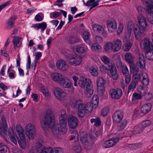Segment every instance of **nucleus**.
<instances>
[{"label":"nucleus","instance_id":"obj_1","mask_svg":"<svg viewBox=\"0 0 153 153\" xmlns=\"http://www.w3.org/2000/svg\"><path fill=\"white\" fill-rule=\"evenodd\" d=\"M59 126L55 125V117L54 114L50 110H49L44 119L41 121V124L43 129L45 130L47 127L52 129V132L55 136L60 133H64L67 131V117L66 112L61 111L59 114Z\"/></svg>","mask_w":153,"mask_h":153},{"label":"nucleus","instance_id":"obj_2","mask_svg":"<svg viewBox=\"0 0 153 153\" xmlns=\"http://www.w3.org/2000/svg\"><path fill=\"white\" fill-rule=\"evenodd\" d=\"M140 27L138 28L137 25L134 24L131 21H129L128 23V32L126 33L125 37L123 38V41L124 42H127L129 39L132 30H133L137 39H139L142 36L143 32V17L141 16L138 17Z\"/></svg>","mask_w":153,"mask_h":153},{"label":"nucleus","instance_id":"obj_3","mask_svg":"<svg viewBox=\"0 0 153 153\" xmlns=\"http://www.w3.org/2000/svg\"><path fill=\"white\" fill-rule=\"evenodd\" d=\"M72 102V103H71V104L74 108L76 107L77 105H78V115L79 117H82L85 113L90 112L92 110V107L91 105H89V103H83L81 99H73Z\"/></svg>","mask_w":153,"mask_h":153},{"label":"nucleus","instance_id":"obj_4","mask_svg":"<svg viewBox=\"0 0 153 153\" xmlns=\"http://www.w3.org/2000/svg\"><path fill=\"white\" fill-rule=\"evenodd\" d=\"M91 82L89 78H86L83 76L80 77L79 81V86L85 89L84 93L88 97H90L94 93L93 86L91 84Z\"/></svg>","mask_w":153,"mask_h":153},{"label":"nucleus","instance_id":"obj_5","mask_svg":"<svg viewBox=\"0 0 153 153\" xmlns=\"http://www.w3.org/2000/svg\"><path fill=\"white\" fill-rule=\"evenodd\" d=\"M79 136L81 142L84 144L85 148H87L88 146H90L91 144L93 143V138L91 139V142L87 141V134L85 132L82 131H80L79 133L77 131H73L70 138V140H74V142H76L78 140Z\"/></svg>","mask_w":153,"mask_h":153},{"label":"nucleus","instance_id":"obj_6","mask_svg":"<svg viewBox=\"0 0 153 153\" xmlns=\"http://www.w3.org/2000/svg\"><path fill=\"white\" fill-rule=\"evenodd\" d=\"M36 147L37 153H62V149L61 148L56 147L53 150L50 147L46 148L39 142L36 143Z\"/></svg>","mask_w":153,"mask_h":153},{"label":"nucleus","instance_id":"obj_7","mask_svg":"<svg viewBox=\"0 0 153 153\" xmlns=\"http://www.w3.org/2000/svg\"><path fill=\"white\" fill-rule=\"evenodd\" d=\"M152 43L149 39H144V50L146 51V57L148 60H153V32L152 33Z\"/></svg>","mask_w":153,"mask_h":153},{"label":"nucleus","instance_id":"obj_8","mask_svg":"<svg viewBox=\"0 0 153 153\" xmlns=\"http://www.w3.org/2000/svg\"><path fill=\"white\" fill-rule=\"evenodd\" d=\"M69 62L71 65L75 66L79 65L82 61V57L79 56H74L68 53L65 54Z\"/></svg>","mask_w":153,"mask_h":153},{"label":"nucleus","instance_id":"obj_9","mask_svg":"<svg viewBox=\"0 0 153 153\" xmlns=\"http://www.w3.org/2000/svg\"><path fill=\"white\" fill-rule=\"evenodd\" d=\"M59 84L63 88H69L68 91L70 92H72L74 91L71 81L67 77L64 76Z\"/></svg>","mask_w":153,"mask_h":153},{"label":"nucleus","instance_id":"obj_10","mask_svg":"<svg viewBox=\"0 0 153 153\" xmlns=\"http://www.w3.org/2000/svg\"><path fill=\"white\" fill-rule=\"evenodd\" d=\"M25 131L26 136L29 139H33L35 135L34 126L31 123L27 124L25 127Z\"/></svg>","mask_w":153,"mask_h":153},{"label":"nucleus","instance_id":"obj_11","mask_svg":"<svg viewBox=\"0 0 153 153\" xmlns=\"http://www.w3.org/2000/svg\"><path fill=\"white\" fill-rule=\"evenodd\" d=\"M2 124L0 123V134L1 136L6 141H7V140L5 137L6 135L5 132L7 128V125L4 116H2L1 117Z\"/></svg>","mask_w":153,"mask_h":153},{"label":"nucleus","instance_id":"obj_12","mask_svg":"<svg viewBox=\"0 0 153 153\" xmlns=\"http://www.w3.org/2000/svg\"><path fill=\"white\" fill-rule=\"evenodd\" d=\"M109 69L107 72L108 75L113 80H117L118 78L119 75L117 73L116 67L112 63H111V65H109Z\"/></svg>","mask_w":153,"mask_h":153},{"label":"nucleus","instance_id":"obj_13","mask_svg":"<svg viewBox=\"0 0 153 153\" xmlns=\"http://www.w3.org/2000/svg\"><path fill=\"white\" fill-rule=\"evenodd\" d=\"M122 93L121 90L119 89H111L109 91L111 97L113 99H118L121 97Z\"/></svg>","mask_w":153,"mask_h":153},{"label":"nucleus","instance_id":"obj_14","mask_svg":"<svg viewBox=\"0 0 153 153\" xmlns=\"http://www.w3.org/2000/svg\"><path fill=\"white\" fill-rule=\"evenodd\" d=\"M53 93L56 97L60 100H63L66 96L63 90L59 87L54 88Z\"/></svg>","mask_w":153,"mask_h":153},{"label":"nucleus","instance_id":"obj_15","mask_svg":"<svg viewBox=\"0 0 153 153\" xmlns=\"http://www.w3.org/2000/svg\"><path fill=\"white\" fill-rule=\"evenodd\" d=\"M134 58L131 54L130 53H127L125 55V59L126 62L129 64H131L130 66V71L131 72H134V66L132 65L134 61Z\"/></svg>","mask_w":153,"mask_h":153},{"label":"nucleus","instance_id":"obj_16","mask_svg":"<svg viewBox=\"0 0 153 153\" xmlns=\"http://www.w3.org/2000/svg\"><path fill=\"white\" fill-rule=\"evenodd\" d=\"M112 43L113 51L117 52L120 50L122 46V42L121 40L117 39H115L112 42Z\"/></svg>","mask_w":153,"mask_h":153},{"label":"nucleus","instance_id":"obj_17","mask_svg":"<svg viewBox=\"0 0 153 153\" xmlns=\"http://www.w3.org/2000/svg\"><path fill=\"white\" fill-rule=\"evenodd\" d=\"M78 120L75 117L71 116L68 118V123L69 127L71 128H76L78 125Z\"/></svg>","mask_w":153,"mask_h":153},{"label":"nucleus","instance_id":"obj_18","mask_svg":"<svg viewBox=\"0 0 153 153\" xmlns=\"http://www.w3.org/2000/svg\"><path fill=\"white\" fill-rule=\"evenodd\" d=\"M51 76L53 81L59 84L64 76L60 73H53L51 74Z\"/></svg>","mask_w":153,"mask_h":153},{"label":"nucleus","instance_id":"obj_19","mask_svg":"<svg viewBox=\"0 0 153 153\" xmlns=\"http://www.w3.org/2000/svg\"><path fill=\"white\" fill-rule=\"evenodd\" d=\"M87 49V47L85 48L80 45H77L74 47V51L82 56H84L86 54V49Z\"/></svg>","mask_w":153,"mask_h":153},{"label":"nucleus","instance_id":"obj_20","mask_svg":"<svg viewBox=\"0 0 153 153\" xmlns=\"http://www.w3.org/2000/svg\"><path fill=\"white\" fill-rule=\"evenodd\" d=\"M56 66L58 69L63 71L66 70L68 68L65 62L62 60H59L56 62Z\"/></svg>","mask_w":153,"mask_h":153},{"label":"nucleus","instance_id":"obj_21","mask_svg":"<svg viewBox=\"0 0 153 153\" xmlns=\"http://www.w3.org/2000/svg\"><path fill=\"white\" fill-rule=\"evenodd\" d=\"M123 113L120 111L116 112L112 117L113 121L116 123L120 122L123 120Z\"/></svg>","mask_w":153,"mask_h":153},{"label":"nucleus","instance_id":"obj_22","mask_svg":"<svg viewBox=\"0 0 153 153\" xmlns=\"http://www.w3.org/2000/svg\"><path fill=\"white\" fill-rule=\"evenodd\" d=\"M117 24L114 21H109L107 23V27L109 32H113L116 30Z\"/></svg>","mask_w":153,"mask_h":153},{"label":"nucleus","instance_id":"obj_23","mask_svg":"<svg viewBox=\"0 0 153 153\" xmlns=\"http://www.w3.org/2000/svg\"><path fill=\"white\" fill-rule=\"evenodd\" d=\"M101 0H89L85 4L86 6L90 7V10H91L93 8L97 6L99 3L100 2Z\"/></svg>","mask_w":153,"mask_h":153},{"label":"nucleus","instance_id":"obj_24","mask_svg":"<svg viewBox=\"0 0 153 153\" xmlns=\"http://www.w3.org/2000/svg\"><path fill=\"white\" fill-rule=\"evenodd\" d=\"M8 135L12 142L16 145L17 144V141L16 138L17 136L14 133L13 130L11 128L8 130Z\"/></svg>","mask_w":153,"mask_h":153},{"label":"nucleus","instance_id":"obj_25","mask_svg":"<svg viewBox=\"0 0 153 153\" xmlns=\"http://www.w3.org/2000/svg\"><path fill=\"white\" fill-rule=\"evenodd\" d=\"M143 125L135 126L133 131H130L128 132V134H130L129 136H130L133 134H136L142 132L143 131Z\"/></svg>","mask_w":153,"mask_h":153},{"label":"nucleus","instance_id":"obj_26","mask_svg":"<svg viewBox=\"0 0 153 153\" xmlns=\"http://www.w3.org/2000/svg\"><path fill=\"white\" fill-rule=\"evenodd\" d=\"M99 101V97L97 95H94L92 98L91 103H89V105H91L92 107V109L93 108H96L98 105Z\"/></svg>","mask_w":153,"mask_h":153},{"label":"nucleus","instance_id":"obj_27","mask_svg":"<svg viewBox=\"0 0 153 153\" xmlns=\"http://www.w3.org/2000/svg\"><path fill=\"white\" fill-rule=\"evenodd\" d=\"M149 0H144V4H145L146 7V12L147 13H153V4L150 2Z\"/></svg>","mask_w":153,"mask_h":153},{"label":"nucleus","instance_id":"obj_28","mask_svg":"<svg viewBox=\"0 0 153 153\" xmlns=\"http://www.w3.org/2000/svg\"><path fill=\"white\" fill-rule=\"evenodd\" d=\"M22 39L21 37L16 36L13 39V43L14 47L19 48L22 44Z\"/></svg>","mask_w":153,"mask_h":153},{"label":"nucleus","instance_id":"obj_29","mask_svg":"<svg viewBox=\"0 0 153 153\" xmlns=\"http://www.w3.org/2000/svg\"><path fill=\"white\" fill-rule=\"evenodd\" d=\"M100 59L102 62L105 64L109 65H111V63L114 65V62L111 61L110 59L107 56L103 55L100 57Z\"/></svg>","mask_w":153,"mask_h":153},{"label":"nucleus","instance_id":"obj_30","mask_svg":"<svg viewBox=\"0 0 153 153\" xmlns=\"http://www.w3.org/2000/svg\"><path fill=\"white\" fill-rule=\"evenodd\" d=\"M90 73L93 76H97L99 74L98 68L95 66H91L89 68Z\"/></svg>","mask_w":153,"mask_h":153},{"label":"nucleus","instance_id":"obj_31","mask_svg":"<svg viewBox=\"0 0 153 153\" xmlns=\"http://www.w3.org/2000/svg\"><path fill=\"white\" fill-rule=\"evenodd\" d=\"M112 44L111 42H108L104 46V49L106 52H108L111 51H113Z\"/></svg>","mask_w":153,"mask_h":153},{"label":"nucleus","instance_id":"obj_32","mask_svg":"<svg viewBox=\"0 0 153 153\" xmlns=\"http://www.w3.org/2000/svg\"><path fill=\"white\" fill-rule=\"evenodd\" d=\"M47 24L45 22H42V23L36 24L34 27L37 30L41 29V31L43 32L47 28Z\"/></svg>","mask_w":153,"mask_h":153},{"label":"nucleus","instance_id":"obj_33","mask_svg":"<svg viewBox=\"0 0 153 153\" xmlns=\"http://www.w3.org/2000/svg\"><path fill=\"white\" fill-rule=\"evenodd\" d=\"M92 29L94 32L100 33L103 30L104 28L98 24H95L92 27Z\"/></svg>","mask_w":153,"mask_h":153},{"label":"nucleus","instance_id":"obj_34","mask_svg":"<svg viewBox=\"0 0 153 153\" xmlns=\"http://www.w3.org/2000/svg\"><path fill=\"white\" fill-rule=\"evenodd\" d=\"M0 152L10 153L9 149L3 143H0Z\"/></svg>","mask_w":153,"mask_h":153},{"label":"nucleus","instance_id":"obj_35","mask_svg":"<svg viewBox=\"0 0 153 153\" xmlns=\"http://www.w3.org/2000/svg\"><path fill=\"white\" fill-rule=\"evenodd\" d=\"M82 36L85 42L88 44L90 45V33L87 31H84L83 33Z\"/></svg>","mask_w":153,"mask_h":153},{"label":"nucleus","instance_id":"obj_36","mask_svg":"<svg viewBox=\"0 0 153 153\" xmlns=\"http://www.w3.org/2000/svg\"><path fill=\"white\" fill-rule=\"evenodd\" d=\"M148 87H145V89L144 88V91L145 90L147 91L148 90ZM144 97L147 100L149 101L152 100L153 98V97L152 93L150 92L146 93V91H144Z\"/></svg>","mask_w":153,"mask_h":153},{"label":"nucleus","instance_id":"obj_37","mask_svg":"<svg viewBox=\"0 0 153 153\" xmlns=\"http://www.w3.org/2000/svg\"><path fill=\"white\" fill-rule=\"evenodd\" d=\"M129 39L126 42H123L124 43L123 48L124 51H128L131 48L132 46V44L130 42L128 41Z\"/></svg>","mask_w":153,"mask_h":153},{"label":"nucleus","instance_id":"obj_38","mask_svg":"<svg viewBox=\"0 0 153 153\" xmlns=\"http://www.w3.org/2000/svg\"><path fill=\"white\" fill-rule=\"evenodd\" d=\"M127 121L126 120H123L122 122L120 123L117 127L118 131L124 129L127 124Z\"/></svg>","mask_w":153,"mask_h":153},{"label":"nucleus","instance_id":"obj_39","mask_svg":"<svg viewBox=\"0 0 153 153\" xmlns=\"http://www.w3.org/2000/svg\"><path fill=\"white\" fill-rule=\"evenodd\" d=\"M141 146L142 145L140 143H136L129 144L128 146V147L130 149L133 150L140 148Z\"/></svg>","mask_w":153,"mask_h":153},{"label":"nucleus","instance_id":"obj_40","mask_svg":"<svg viewBox=\"0 0 153 153\" xmlns=\"http://www.w3.org/2000/svg\"><path fill=\"white\" fill-rule=\"evenodd\" d=\"M40 91L45 97H48L50 95L47 88L45 86L42 87L41 88Z\"/></svg>","mask_w":153,"mask_h":153},{"label":"nucleus","instance_id":"obj_41","mask_svg":"<svg viewBox=\"0 0 153 153\" xmlns=\"http://www.w3.org/2000/svg\"><path fill=\"white\" fill-rule=\"evenodd\" d=\"M97 91L99 94L102 95L105 92V85H97Z\"/></svg>","mask_w":153,"mask_h":153},{"label":"nucleus","instance_id":"obj_42","mask_svg":"<svg viewBox=\"0 0 153 153\" xmlns=\"http://www.w3.org/2000/svg\"><path fill=\"white\" fill-rule=\"evenodd\" d=\"M143 55L142 54H140L139 55V58L138 62L137 63V65L140 67L141 68L143 67Z\"/></svg>","mask_w":153,"mask_h":153},{"label":"nucleus","instance_id":"obj_43","mask_svg":"<svg viewBox=\"0 0 153 153\" xmlns=\"http://www.w3.org/2000/svg\"><path fill=\"white\" fill-rule=\"evenodd\" d=\"M101 46L97 43H94L91 46V49L94 51H100L101 50Z\"/></svg>","mask_w":153,"mask_h":153},{"label":"nucleus","instance_id":"obj_44","mask_svg":"<svg viewBox=\"0 0 153 153\" xmlns=\"http://www.w3.org/2000/svg\"><path fill=\"white\" fill-rule=\"evenodd\" d=\"M105 81L104 79L102 77H98L97 81V85H105Z\"/></svg>","mask_w":153,"mask_h":153},{"label":"nucleus","instance_id":"obj_45","mask_svg":"<svg viewBox=\"0 0 153 153\" xmlns=\"http://www.w3.org/2000/svg\"><path fill=\"white\" fill-rule=\"evenodd\" d=\"M82 149L83 148L79 144L75 145L73 147V150L76 153H80Z\"/></svg>","mask_w":153,"mask_h":153},{"label":"nucleus","instance_id":"obj_46","mask_svg":"<svg viewBox=\"0 0 153 153\" xmlns=\"http://www.w3.org/2000/svg\"><path fill=\"white\" fill-rule=\"evenodd\" d=\"M18 143L22 149H25L27 146V144L26 139L24 140H18Z\"/></svg>","mask_w":153,"mask_h":153},{"label":"nucleus","instance_id":"obj_47","mask_svg":"<svg viewBox=\"0 0 153 153\" xmlns=\"http://www.w3.org/2000/svg\"><path fill=\"white\" fill-rule=\"evenodd\" d=\"M80 39L74 37H71L68 40V43L71 44H74L80 41Z\"/></svg>","mask_w":153,"mask_h":153},{"label":"nucleus","instance_id":"obj_48","mask_svg":"<svg viewBox=\"0 0 153 153\" xmlns=\"http://www.w3.org/2000/svg\"><path fill=\"white\" fill-rule=\"evenodd\" d=\"M136 87V84L134 82H131L128 86V94L130 92L133 91Z\"/></svg>","mask_w":153,"mask_h":153},{"label":"nucleus","instance_id":"obj_49","mask_svg":"<svg viewBox=\"0 0 153 153\" xmlns=\"http://www.w3.org/2000/svg\"><path fill=\"white\" fill-rule=\"evenodd\" d=\"M16 19V17L15 16L10 17L7 23V26L10 27H12L14 25L15 20Z\"/></svg>","mask_w":153,"mask_h":153},{"label":"nucleus","instance_id":"obj_50","mask_svg":"<svg viewBox=\"0 0 153 153\" xmlns=\"http://www.w3.org/2000/svg\"><path fill=\"white\" fill-rule=\"evenodd\" d=\"M91 123H95L94 125L96 126H99L101 124L100 119L99 118L91 119L90 120Z\"/></svg>","mask_w":153,"mask_h":153},{"label":"nucleus","instance_id":"obj_51","mask_svg":"<svg viewBox=\"0 0 153 153\" xmlns=\"http://www.w3.org/2000/svg\"><path fill=\"white\" fill-rule=\"evenodd\" d=\"M132 96L133 98L132 100L133 102H134L135 101V99L137 100H140L142 99L143 97L141 94H139L136 92H134L133 93Z\"/></svg>","mask_w":153,"mask_h":153},{"label":"nucleus","instance_id":"obj_52","mask_svg":"<svg viewBox=\"0 0 153 153\" xmlns=\"http://www.w3.org/2000/svg\"><path fill=\"white\" fill-rule=\"evenodd\" d=\"M109 142L111 144V147H112L115 145L119 140V138L118 137L112 138L109 140Z\"/></svg>","mask_w":153,"mask_h":153},{"label":"nucleus","instance_id":"obj_53","mask_svg":"<svg viewBox=\"0 0 153 153\" xmlns=\"http://www.w3.org/2000/svg\"><path fill=\"white\" fill-rule=\"evenodd\" d=\"M144 107L145 108V109H144V111L145 110V114L149 112L152 108V105L150 103L144 105Z\"/></svg>","mask_w":153,"mask_h":153},{"label":"nucleus","instance_id":"obj_54","mask_svg":"<svg viewBox=\"0 0 153 153\" xmlns=\"http://www.w3.org/2000/svg\"><path fill=\"white\" fill-rule=\"evenodd\" d=\"M44 15L42 13H39L35 17V20L38 22L42 21Z\"/></svg>","mask_w":153,"mask_h":153},{"label":"nucleus","instance_id":"obj_55","mask_svg":"<svg viewBox=\"0 0 153 153\" xmlns=\"http://www.w3.org/2000/svg\"><path fill=\"white\" fill-rule=\"evenodd\" d=\"M111 144L109 142V140L105 141L102 144V146L104 148H108L111 147Z\"/></svg>","mask_w":153,"mask_h":153},{"label":"nucleus","instance_id":"obj_56","mask_svg":"<svg viewBox=\"0 0 153 153\" xmlns=\"http://www.w3.org/2000/svg\"><path fill=\"white\" fill-rule=\"evenodd\" d=\"M109 111V108L108 107H105L102 109L101 113L103 116H106L108 114Z\"/></svg>","mask_w":153,"mask_h":153},{"label":"nucleus","instance_id":"obj_57","mask_svg":"<svg viewBox=\"0 0 153 153\" xmlns=\"http://www.w3.org/2000/svg\"><path fill=\"white\" fill-rule=\"evenodd\" d=\"M149 83V80L148 75L146 73L144 72V86H147Z\"/></svg>","mask_w":153,"mask_h":153},{"label":"nucleus","instance_id":"obj_58","mask_svg":"<svg viewBox=\"0 0 153 153\" xmlns=\"http://www.w3.org/2000/svg\"><path fill=\"white\" fill-rule=\"evenodd\" d=\"M124 29L123 24L122 23H120L119 24L117 31V34H120L122 32Z\"/></svg>","mask_w":153,"mask_h":153},{"label":"nucleus","instance_id":"obj_59","mask_svg":"<svg viewBox=\"0 0 153 153\" xmlns=\"http://www.w3.org/2000/svg\"><path fill=\"white\" fill-rule=\"evenodd\" d=\"M122 69L123 73L124 75L127 76L129 74L128 69L126 65L123 66Z\"/></svg>","mask_w":153,"mask_h":153},{"label":"nucleus","instance_id":"obj_60","mask_svg":"<svg viewBox=\"0 0 153 153\" xmlns=\"http://www.w3.org/2000/svg\"><path fill=\"white\" fill-rule=\"evenodd\" d=\"M31 61L30 58V55L28 56L27 60L26 63V69L28 72L30 70V68Z\"/></svg>","mask_w":153,"mask_h":153},{"label":"nucleus","instance_id":"obj_61","mask_svg":"<svg viewBox=\"0 0 153 153\" xmlns=\"http://www.w3.org/2000/svg\"><path fill=\"white\" fill-rule=\"evenodd\" d=\"M95 42L98 43H102L103 42L102 38L99 36H97L95 37Z\"/></svg>","mask_w":153,"mask_h":153},{"label":"nucleus","instance_id":"obj_62","mask_svg":"<svg viewBox=\"0 0 153 153\" xmlns=\"http://www.w3.org/2000/svg\"><path fill=\"white\" fill-rule=\"evenodd\" d=\"M15 129L17 134L22 133L24 131V130L23 128L19 124H17L16 126Z\"/></svg>","mask_w":153,"mask_h":153},{"label":"nucleus","instance_id":"obj_63","mask_svg":"<svg viewBox=\"0 0 153 153\" xmlns=\"http://www.w3.org/2000/svg\"><path fill=\"white\" fill-rule=\"evenodd\" d=\"M99 68L102 72H105L106 70L108 71L109 70V65H108V68H106L104 65H100L99 67Z\"/></svg>","mask_w":153,"mask_h":153},{"label":"nucleus","instance_id":"obj_64","mask_svg":"<svg viewBox=\"0 0 153 153\" xmlns=\"http://www.w3.org/2000/svg\"><path fill=\"white\" fill-rule=\"evenodd\" d=\"M147 19L150 23L153 24V13L148 14Z\"/></svg>","mask_w":153,"mask_h":153}]
</instances>
